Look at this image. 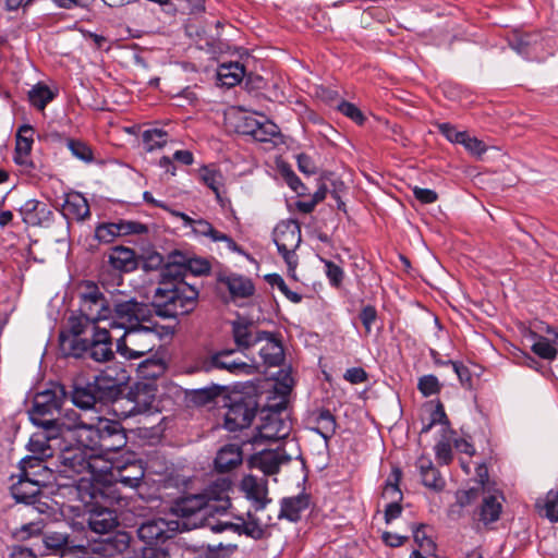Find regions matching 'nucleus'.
Here are the masks:
<instances>
[{
  "mask_svg": "<svg viewBox=\"0 0 558 558\" xmlns=\"http://www.w3.org/2000/svg\"><path fill=\"white\" fill-rule=\"evenodd\" d=\"M108 453L89 451L88 469L86 475L77 481L80 499L85 504H98L104 499L109 506L120 504V497L113 495L112 472L117 463L112 462Z\"/></svg>",
  "mask_w": 558,
  "mask_h": 558,
  "instance_id": "obj_1",
  "label": "nucleus"
},
{
  "mask_svg": "<svg viewBox=\"0 0 558 558\" xmlns=\"http://www.w3.org/2000/svg\"><path fill=\"white\" fill-rule=\"evenodd\" d=\"M198 290L185 281L155 290L153 305L158 316L175 318L191 313L197 304Z\"/></svg>",
  "mask_w": 558,
  "mask_h": 558,
  "instance_id": "obj_2",
  "label": "nucleus"
},
{
  "mask_svg": "<svg viewBox=\"0 0 558 558\" xmlns=\"http://www.w3.org/2000/svg\"><path fill=\"white\" fill-rule=\"evenodd\" d=\"M163 329L165 327L151 319L134 327H126L123 333L116 338L117 352L128 360L140 359L157 347Z\"/></svg>",
  "mask_w": 558,
  "mask_h": 558,
  "instance_id": "obj_3",
  "label": "nucleus"
},
{
  "mask_svg": "<svg viewBox=\"0 0 558 558\" xmlns=\"http://www.w3.org/2000/svg\"><path fill=\"white\" fill-rule=\"evenodd\" d=\"M81 444L92 451L110 454L126 445V436L120 423L96 416L94 426L82 429Z\"/></svg>",
  "mask_w": 558,
  "mask_h": 558,
  "instance_id": "obj_4",
  "label": "nucleus"
},
{
  "mask_svg": "<svg viewBox=\"0 0 558 558\" xmlns=\"http://www.w3.org/2000/svg\"><path fill=\"white\" fill-rule=\"evenodd\" d=\"M206 501L199 494L187 495L179 498L172 506V512L178 517L179 521H174V525L179 524V529L193 530L202 526H208L211 530V518L206 509Z\"/></svg>",
  "mask_w": 558,
  "mask_h": 558,
  "instance_id": "obj_5",
  "label": "nucleus"
},
{
  "mask_svg": "<svg viewBox=\"0 0 558 558\" xmlns=\"http://www.w3.org/2000/svg\"><path fill=\"white\" fill-rule=\"evenodd\" d=\"M78 313L96 322L107 320L112 316L111 302L93 281H84L80 288Z\"/></svg>",
  "mask_w": 558,
  "mask_h": 558,
  "instance_id": "obj_6",
  "label": "nucleus"
},
{
  "mask_svg": "<svg viewBox=\"0 0 558 558\" xmlns=\"http://www.w3.org/2000/svg\"><path fill=\"white\" fill-rule=\"evenodd\" d=\"M112 340L113 337L107 328L95 326L90 339L71 340L70 353L74 356L87 353L96 362H107L114 355Z\"/></svg>",
  "mask_w": 558,
  "mask_h": 558,
  "instance_id": "obj_7",
  "label": "nucleus"
},
{
  "mask_svg": "<svg viewBox=\"0 0 558 558\" xmlns=\"http://www.w3.org/2000/svg\"><path fill=\"white\" fill-rule=\"evenodd\" d=\"M61 388L45 389L37 392L33 405L28 410L29 420L37 426H52L54 414L59 413L63 403Z\"/></svg>",
  "mask_w": 558,
  "mask_h": 558,
  "instance_id": "obj_8",
  "label": "nucleus"
},
{
  "mask_svg": "<svg viewBox=\"0 0 558 558\" xmlns=\"http://www.w3.org/2000/svg\"><path fill=\"white\" fill-rule=\"evenodd\" d=\"M111 310L112 322L110 328L112 330L122 329L124 331L126 327H134L150 319L148 306L135 299L114 301L111 303Z\"/></svg>",
  "mask_w": 558,
  "mask_h": 558,
  "instance_id": "obj_9",
  "label": "nucleus"
},
{
  "mask_svg": "<svg viewBox=\"0 0 558 558\" xmlns=\"http://www.w3.org/2000/svg\"><path fill=\"white\" fill-rule=\"evenodd\" d=\"M274 241L279 254L288 265L289 271L298 266L296 248L301 243V228L294 220L281 221L274 230Z\"/></svg>",
  "mask_w": 558,
  "mask_h": 558,
  "instance_id": "obj_10",
  "label": "nucleus"
},
{
  "mask_svg": "<svg viewBox=\"0 0 558 558\" xmlns=\"http://www.w3.org/2000/svg\"><path fill=\"white\" fill-rule=\"evenodd\" d=\"M126 379L125 371L117 367H107L95 376L92 386L98 395L99 402L114 401V411L123 407L124 399L116 400L121 393V386Z\"/></svg>",
  "mask_w": 558,
  "mask_h": 558,
  "instance_id": "obj_11",
  "label": "nucleus"
},
{
  "mask_svg": "<svg viewBox=\"0 0 558 558\" xmlns=\"http://www.w3.org/2000/svg\"><path fill=\"white\" fill-rule=\"evenodd\" d=\"M89 449L80 444L76 447H69L59 454L58 472L61 477L72 480V484L77 488L80 477L86 475L88 469Z\"/></svg>",
  "mask_w": 558,
  "mask_h": 558,
  "instance_id": "obj_12",
  "label": "nucleus"
},
{
  "mask_svg": "<svg viewBox=\"0 0 558 558\" xmlns=\"http://www.w3.org/2000/svg\"><path fill=\"white\" fill-rule=\"evenodd\" d=\"M232 482L229 478H219L208 485L199 495L206 501V509L210 517L225 515L231 509L230 492Z\"/></svg>",
  "mask_w": 558,
  "mask_h": 558,
  "instance_id": "obj_13",
  "label": "nucleus"
},
{
  "mask_svg": "<svg viewBox=\"0 0 558 558\" xmlns=\"http://www.w3.org/2000/svg\"><path fill=\"white\" fill-rule=\"evenodd\" d=\"M256 429L257 434L253 439L254 442L259 440H279L290 434L291 425L280 416L279 411L269 410L262 413L260 424Z\"/></svg>",
  "mask_w": 558,
  "mask_h": 558,
  "instance_id": "obj_14",
  "label": "nucleus"
},
{
  "mask_svg": "<svg viewBox=\"0 0 558 558\" xmlns=\"http://www.w3.org/2000/svg\"><path fill=\"white\" fill-rule=\"evenodd\" d=\"M233 353L234 350L214 353L203 363L204 371L221 369L233 375H253L256 372L255 365L232 359Z\"/></svg>",
  "mask_w": 558,
  "mask_h": 558,
  "instance_id": "obj_15",
  "label": "nucleus"
},
{
  "mask_svg": "<svg viewBox=\"0 0 558 558\" xmlns=\"http://www.w3.org/2000/svg\"><path fill=\"white\" fill-rule=\"evenodd\" d=\"M147 232V227L132 220H119L117 222H104L96 227L95 238L105 244L112 243L118 236L142 234Z\"/></svg>",
  "mask_w": 558,
  "mask_h": 558,
  "instance_id": "obj_16",
  "label": "nucleus"
},
{
  "mask_svg": "<svg viewBox=\"0 0 558 558\" xmlns=\"http://www.w3.org/2000/svg\"><path fill=\"white\" fill-rule=\"evenodd\" d=\"M178 530L179 524L175 526L174 521L155 518L142 522L137 529V535L147 545H155L171 538Z\"/></svg>",
  "mask_w": 558,
  "mask_h": 558,
  "instance_id": "obj_17",
  "label": "nucleus"
},
{
  "mask_svg": "<svg viewBox=\"0 0 558 558\" xmlns=\"http://www.w3.org/2000/svg\"><path fill=\"white\" fill-rule=\"evenodd\" d=\"M231 335L238 350L244 351L263 341L268 331L257 330L251 319L239 315L231 322Z\"/></svg>",
  "mask_w": 558,
  "mask_h": 558,
  "instance_id": "obj_18",
  "label": "nucleus"
},
{
  "mask_svg": "<svg viewBox=\"0 0 558 558\" xmlns=\"http://www.w3.org/2000/svg\"><path fill=\"white\" fill-rule=\"evenodd\" d=\"M256 414L251 400L240 398L232 401L225 415V427L230 432H236L248 427Z\"/></svg>",
  "mask_w": 558,
  "mask_h": 558,
  "instance_id": "obj_19",
  "label": "nucleus"
},
{
  "mask_svg": "<svg viewBox=\"0 0 558 558\" xmlns=\"http://www.w3.org/2000/svg\"><path fill=\"white\" fill-rule=\"evenodd\" d=\"M284 448L265 449L253 454L250 459L252 468L262 471L265 475H275L279 472L281 465L291 461Z\"/></svg>",
  "mask_w": 558,
  "mask_h": 558,
  "instance_id": "obj_20",
  "label": "nucleus"
},
{
  "mask_svg": "<svg viewBox=\"0 0 558 558\" xmlns=\"http://www.w3.org/2000/svg\"><path fill=\"white\" fill-rule=\"evenodd\" d=\"M145 475L144 468L140 461H129L125 463H117L116 471L112 472V485L116 496H120L117 485L126 488H137ZM122 498H120L121 500Z\"/></svg>",
  "mask_w": 558,
  "mask_h": 558,
  "instance_id": "obj_21",
  "label": "nucleus"
},
{
  "mask_svg": "<svg viewBox=\"0 0 558 558\" xmlns=\"http://www.w3.org/2000/svg\"><path fill=\"white\" fill-rule=\"evenodd\" d=\"M95 418L87 422L80 413L71 408L60 410L58 416L53 418V429L59 436H62L64 432H75L77 441L81 444L82 429L87 426H94Z\"/></svg>",
  "mask_w": 558,
  "mask_h": 558,
  "instance_id": "obj_22",
  "label": "nucleus"
},
{
  "mask_svg": "<svg viewBox=\"0 0 558 558\" xmlns=\"http://www.w3.org/2000/svg\"><path fill=\"white\" fill-rule=\"evenodd\" d=\"M19 211L22 220L33 227H49L53 219L50 206L37 199H28Z\"/></svg>",
  "mask_w": 558,
  "mask_h": 558,
  "instance_id": "obj_23",
  "label": "nucleus"
},
{
  "mask_svg": "<svg viewBox=\"0 0 558 558\" xmlns=\"http://www.w3.org/2000/svg\"><path fill=\"white\" fill-rule=\"evenodd\" d=\"M219 284L225 287L233 301L238 299H246L254 294L255 287L253 281L242 275L229 272L219 274L217 276Z\"/></svg>",
  "mask_w": 558,
  "mask_h": 558,
  "instance_id": "obj_24",
  "label": "nucleus"
},
{
  "mask_svg": "<svg viewBox=\"0 0 558 558\" xmlns=\"http://www.w3.org/2000/svg\"><path fill=\"white\" fill-rule=\"evenodd\" d=\"M132 399H124V402L130 403V408L121 411L123 417L135 416L145 412H149L154 408L156 399L155 389L149 385L137 387L132 393Z\"/></svg>",
  "mask_w": 558,
  "mask_h": 558,
  "instance_id": "obj_25",
  "label": "nucleus"
},
{
  "mask_svg": "<svg viewBox=\"0 0 558 558\" xmlns=\"http://www.w3.org/2000/svg\"><path fill=\"white\" fill-rule=\"evenodd\" d=\"M12 497L17 502L25 505L40 504V497L43 495L39 481L34 477H21L19 481L13 483L10 487Z\"/></svg>",
  "mask_w": 558,
  "mask_h": 558,
  "instance_id": "obj_26",
  "label": "nucleus"
},
{
  "mask_svg": "<svg viewBox=\"0 0 558 558\" xmlns=\"http://www.w3.org/2000/svg\"><path fill=\"white\" fill-rule=\"evenodd\" d=\"M185 256L179 252L169 256L168 263L160 270V287H171L172 284L184 281Z\"/></svg>",
  "mask_w": 558,
  "mask_h": 558,
  "instance_id": "obj_27",
  "label": "nucleus"
},
{
  "mask_svg": "<svg viewBox=\"0 0 558 558\" xmlns=\"http://www.w3.org/2000/svg\"><path fill=\"white\" fill-rule=\"evenodd\" d=\"M241 488L247 499L252 500L255 510H262L267 502V484L264 480H258L256 476L246 475L241 482Z\"/></svg>",
  "mask_w": 558,
  "mask_h": 558,
  "instance_id": "obj_28",
  "label": "nucleus"
},
{
  "mask_svg": "<svg viewBox=\"0 0 558 558\" xmlns=\"http://www.w3.org/2000/svg\"><path fill=\"white\" fill-rule=\"evenodd\" d=\"M109 265L120 272H131L137 268L138 262L133 248L114 246L108 254Z\"/></svg>",
  "mask_w": 558,
  "mask_h": 558,
  "instance_id": "obj_29",
  "label": "nucleus"
},
{
  "mask_svg": "<svg viewBox=\"0 0 558 558\" xmlns=\"http://www.w3.org/2000/svg\"><path fill=\"white\" fill-rule=\"evenodd\" d=\"M43 430L35 433L28 442L29 451L35 456L45 459L52 457L53 451L50 441L59 438L60 436L53 429V426H40Z\"/></svg>",
  "mask_w": 558,
  "mask_h": 558,
  "instance_id": "obj_30",
  "label": "nucleus"
},
{
  "mask_svg": "<svg viewBox=\"0 0 558 558\" xmlns=\"http://www.w3.org/2000/svg\"><path fill=\"white\" fill-rule=\"evenodd\" d=\"M130 547V536L126 533H117L101 539L97 551L106 558H130L125 556Z\"/></svg>",
  "mask_w": 558,
  "mask_h": 558,
  "instance_id": "obj_31",
  "label": "nucleus"
},
{
  "mask_svg": "<svg viewBox=\"0 0 558 558\" xmlns=\"http://www.w3.org/2000/svg\"><path fill=\"white\" fill-rule=\"evenodd\" d=\"M243 452L238 444H228L221 447L215 458V468L218 472H228L242 463Z\"/></svg>",
  "mask_w": 558,
  "mask_h": 558,
  "instance_id": "obj_32",
  "label": "nucleus"
},
{
  "mask_svg": "<svg viewBox=\"0 0 558 558\" xmlns=\"http://www.w3.org/2000/svg\"><path fill=\"white\" fill-rule=\"evenodd\" d=\"M416 468L420 471L422 484L425 487L435 492H441L445 488L446 482L429 458L424 456L420 457L416 460Z\"/></svg>",
  "mask_w": 558,
  "mask_h": 558,
  "instance_id": "obj_33",
  "label": "nucleus"
},
{
  "mask_svg": "<svg viewBox=\"0 0 558 558\" xmlns=\"http://www.w3.org/2000/svg\"><path fill=\"white\" fill-rule=\"evenodd\" d=\"M62 215L66 219L85 220L90 215L87 199L81 193H69L62 207Z\"/></svg>",
  "mask_w": 558,
  "mask_h": 558,
  "instance_id": "obj_34",
  "label": "nucleus"
},
{
  "mask_svg": "<svg viewBox=\"0 0 558 558\" xmlns=\"http://www.w3.org/2000/svg\"><path fill=\"white\" fill-rule=\"evenodd\" d=\"M34 130L29 125H22L16 133L14 161L22 166L28 167L32 162L29 160V153L33 145Z\"/></svg>",
  "mask_w": 558,
  "mask_h": 558,
  "instance_id": "obj_35",
  "label": "nucleus"
},
{
  "mask_svg": "<svg viewBox=\"0 0 558 558\" xmlns=\"http://www.w3.org/2000/svg\"><path fill=\"white\" fill-rule=\"evenodd\" d=\"M504 496L500 492L495 490L483 497L480 507V520L485 524L494 523L499 520L502 511Z\"/></svg>",
  "mask_w": 558,
  "mask_h": 558,
  "instance_id": "obj_36",
  "label": "nucleus"
},
{
  "mask_svg": "<svg viewBox=\"0 0 558 558\" xmlns=\"http://www.w3.org/2000/svg\"><path fill=\"white\" fill-rule=\"evenodd\" d=\"M310 506V496L307 494H299L298 496L287 497L281 500L279 518H284L291 522H296L301 518V513Z\"/></svg>",
  "mask_w": 558,
  "mask_h": 558,
  "instance_id": "obj_37",
  "label": "nucleus"
},
{
  "mask_svg": "<svg viewBox=\"0 0 558 558\" xmlns=\"http://www.w3.org/2000/svg\"><path fill=\"white\" fill-rule=\"evenodd\" d=\"M88 525L97 534L111 532L118 525L114 510L104 507L93 511L88 519Z\"/></svg>",
  "mask_w": 558,
  "mask_h": 558,
  "instance_id": "obj_38",
  "label": "nucleus"
},
{
  "mask_svg": "<svg viewBox=\"0 0 558 558\" xmlns=\"http://www.w3.org/2000/svg\"><path fill=\"white\" fill-rule=\"evenodd\" d=\"M263 341H265V344L259 350V356L264 364L267 366H279L284 360L282 343L271 332H268L267 337L263 338Z\"/></svg>",
  "mask_w": 558,
  "mask_h": 558,
  "instance_id": "obj_39",
  "label": "nucleus"
},
{
  "mask_svg": "<svg viewBox=\"0 0 558 558\" xmlns=\"http://www.w3.org/2000/svg\"><path fill=\"white\" fill-rule=\"evenodd\" d=\"M192 230L196 235L206 236L213 242H225L227 247L232 252H241L233 239L216 230L213 225L205 219H196Z\"/></svg>",
  "mask_w": 558,
  "mask_h": 558,
  "instance_id": "obj_40",
  "label": "nucleus"
},
{
  "mask_svg": "<svg viewBox=\"0 0 558 558\" xmlns=\"http://www.w3.org/2000/svg\"><path fill=\"white\" fill-rule=\"evenodd\" d=\"M239 522L218 521L211 525L214 533H221L225 531H232L238 534H245L258 538L262 535V529L253 522H246L243 518H238Z\"/></svg>",
  "mask_w": 558,
  "mask_h": 558,
  "instance_id": "obj_41",
  "label": "nucleus"
},
{
  "mask_svg": "<svg viewBox=\"0 0 558 558\" xmlns=\"http://www.w3.org/2000/svg\"><path fill=\"white\" fill-rule=\"evenodd\" d=\"M245 75L244 65L240 62L222 63L218 66L217 77L221 85L233 87L238 85Z\"/></svg>",
  "mask_w": 558,
  "mask_h": 558,
  "instance_id": "obj_42",
  "label": "nucleus"
},
{
  "mask_svg": "<svg viewBox=\"0 0 558 558\" xmlns=\"http://www.w3.org/2000/svg\"><path fill=\"white\" fill-rule=\"evenodd\" d=\"M313 422L315 426L312 429L319 434L326 442L335 435L337 422L329 410L318 411L314 415Z\"/></svg>",
  "mask_w": 558,
  "mask_h": 558,
  "instance_id": "obj_43",
  "label": "nucleus"
},
{
  "mask_svg": "<svg viewBox=\"0 0 558 558\" xmlns=\"http://www.w3.org/2000/svg\"><path fill=\"white\" fill-rule=\"evenodd\" d=\"M199 177L204 184L215 193L216 198L220 201V193L225 181L221 171L213 165L204 166L199 169Z\"/></svg>",
  "mask_w": 558,
  "mask_h": 558,
  "instance_id": "obj_44",
  "label": "nucleus"
},
{
  "mask_svg": "<svg viewBox=\"0 0 558 558\" xmlns=\"http://www.w3.org/2000/svg\"><path fill=\"white\" fill-rule=\"evenodd\" d=\"M57 93L51 90L47 85L38 83L28 90V100L33 107L44 110L46 106L52 101Z\"/></svg>",
  "mask_w": 558,
  "mask_h": 558,
  "instance_id": "obj_45",
  "label": "nucleus"
},
{
  "mask_svg": "<svg viewBox=\"0 0 558 558\" xmlns=\"http://www.w3.org/2000/svg\"><path fill=\"white\" fill-rule=\"evenodd\" d=\"M99 401L98 395L95 392L92 384L86 387H75L72 393V402L82 410L92 409Z\"/></svg>",
  "mask_w": 558,
  "mask_h": 558,
  "instance_id": "obj_46",
  "label": "nucleus"
},
{
  "mask_svg": "<svg viewBox=\"0 0 558 558\" xmlns=\"http://www.w3.org/2000/svg\"><path fill=\"white\" fill-rule=\"evenodd\" d=\"M425 524L412 525L413 538L417 545V549L427 556L435 555L436 544L426 532Z\"/></svg>",
  "mask_w": 558,
  "mask_h": 558,
  "instance_id": "obj_47",
  "label": "nucleus"
},
{
  "mask_svg": "<svg viewBox=\"0 0 558 558\" xmlns=\"http://www.w3.org/2000/svg\"><path fill=\"white\" fill-rule=\"evenodd\" d=\"M143 144L147 151L162 148L168 142V133L160 129H150L144 131Z\"/></svg>",
  "mask_w": 558,
  "mask_h": 558,
  "instance_id": "obj_48",
  "label": "nucleus"
},
{
  "mask_svg": "<svg viewBox=\"0 0 558 558\" xmlns=\"http://www.w3.org/2000/svg\"><path fill=\"white\" fill-rule=\"evenodd\" d=\"M401 470L398 468H395L389 475V478L386 482V485L383 490V497L385 499L391 500H401L402 499V493L399 488V482L401 480Z\"/></svg>",
  "mask_w": 558,
  "mask_h": 558,
  "instance_id": "obj_49",
  "label": "nucleus"
},
{
  "mask_svg": "<svg viewBox=\"0 0 558 558\" xmlns=\"http://www.w3.org/2000/svg\"><path fill=\"white\" fill-rule=\"evenodd\" d=\"M280 135V129L272 121L262 116L258 130L255 131L253 138L257 142H272L275 137Z\"/></svg>",
  "mask_w": 558,
  "mask_h": 558,
  "instance_id": "obj_50",
  "label": "nucleus"
},
{
  "mask_svg": "<svg viewBox=\"0 0 558 558\" xmlns=\"http://www.w3.org/2000/svg\"><path fill=\"white\" fill-rule=\"evenodd\" d=\"M535 342L532 344V351L544 360L553 361L557 356V349L555 345L545 337L535 335Z\"/></svg>",
  "mask_w": 558,
  "mask_h": 558,
  "instance_id": "obj_51",
  "label": "nucleus"
},
{
  "mask_svg": "<svg viewBox=\"0 0 558 558\" xmlns=\"http://www.w3.org/2000/svg\"><path fill=\"white\" fill-rule=\"evenodd\" d=\"M66 147L71 154L86 163H90L94 160V153L89 145L78 140H68Z\"/></svg>",
  "mask_w": 558,
  "mask_h": 558,
  "instance_id": "obj_52",
  "label": "nucleus"
},
{
  "mask_svg": "<svg viewBox=\"0 0 558 558\" xmlns=\"http://www.w3.org/2000/svg\"><path fill=\"white\" fill-rule=\"evenodd\" d=\"M41 458L37 456L25 457L20 461V474L21 477H33L39 474L40 470H44Z\"/></svg>",
  "mask_w": 558,
  "mask_h": 558,
  "instance_id": "obj_53",
  "label": "nucleus"
},
{
  "mask_svg": "<svg viewBox=\"0 0 558 558\" xmlns=\"http://www.w3.org/2000/svg\"><path fill=\"white\" fill-rule=\"evenodd\" d=\"M543 515L551 522H558V492L550 490L547 493L543 506L537 504Z\"/></svg>",
  "mask_w": 558,
  "mask_h": 558,
  "instance_id": "obj_54",
  "label": "nucleus"
},
{
  "mask_svg": "<svg viewBox=\"0 0 558 558\" xmlns=\"http://www.w3.org/2000/svg\"><path fill=\"white\" fill-rule=\"evenodd\" d=\"M97 323L98 322L96 320L88 319L81 313H78V315H72L69 318V328L74 336L73 339H80L78 337L86 331L89 325H92V327L94 328L95 326H97Z\"/></svg>",
  "mask_w": 558,
  "mask_h": 558,
  "instance_id": "obj_55",
  "label": "nucleus"
},
{
  "mask_svg": "<svg viewBox=\"0 0 558 558\" xmlns=\"http://www.w3.org/2000/svg\"><path fill=\"white\" fill-rule=\"evenodd\" d=\"M267 282L271 287H277L284 296L293 303H300L302 300L301 294L289 289L283 278L278 274H271L266 276Z\"/></svg>",
  "mask_w": 558,
  "mask_h": 558,
  "instance_id": "obj_56",
  "label": "nucleus"
},
{
  "mask_svg": "<svg viewBox=\"0 0 558 558\" xmlns=\"http://www.w3.org/2000/svg\"><path fill=\"white\" fill-rule=\"evenodd\" d=\"M320 260L325 266V274L330 286L335 288L340 287L344 278L343 269L329 259L320 258Z\"/></svg>",
  "mask_w": 558,
  "mask_h": 558,
  "instance_id": "obj_57",
  "label": "nucleus"
},
{
  "mask_svg": "<svg viewBox=\"0 0 558 558\" xmlns=\"http://www.w3.org/2000/svg\"><path fill=\"white\" fill-rule=\"evenodd\" d=\"M184 266L186 275L190 272L194 276H203L208 274L210 270V264L205 258L185 257Z\"/></svg>",
  "mask_w": 558,
  "mask_h": 558,
  "instance_id": "obj_58",
  "label": "nucleus"
},
{
  "mask_svg": "<svg viewBox=\"0 0 558 558\" xmlns=\"http://www.w3.org/2000/svg\"><path fill=\"white\" fill-rule=\"evenodd\" d=\"M44 544L48 549L63 550L69 548V536L64 533L51 532L45 535Z\"/></svg>",
  "mask_w": 558,
  "mask_h": 558,
  "instance_id": "obj_59",
  "label": "nucleus"
},
{
  "mask_svg": "<svg viewBox=\"0 0 558 558\" xmlns=\"http://www.w3.org/2000/svg\"><path fill=\"white\" fill-rule=\"evenodd\" d=\"M417 389L424 397H429L440 391V384L436 376L425 375L418 379Z\"/></svg>",
  "mask_w": 558,
  "mask_h": 558,
  "instance_id": "obj_60",
  "label": "nucleus"
},
{
  "mask_svg": "<svg viewBox=\"0 0 558 558\" xmlns=\"http://www.w3.org/2000/svg\"><path fill=\"white\" fill-rule=\"evenodd\" d=\"M438 131L453 144H461L464 141L466 131H458L451 123H439Z\"/></svg>",
  "mask_w": 558,
  "mask_h": 558,
  "instance_id": "obj_61",
  "label": "nucleus"
},
{
  "mask_svg": "<svg viewBox=\"0 0 558 558\" xmlns=\"http://www.w3.org/2000/svg\"><path fill=\"white\" fill-rule=\"evenodd\" d=\"M461 145L464 146V148L474 156H482L487 150V146L485 143L477 137L470 136V134L466 132L464 141L461 142Z\"/></svg>",
  "mask_w": 558,
  "mask_h": 558,
  "instance_id": "obj_62",
  "label": "nucleus"
},
{
  "mask_svg": "<svg viewBox=\"0 0 558 558\" xmlns=\"http://www.w3.org/2000/svg\"><path fill=\"white\" fill-rule=\"evenodd\" d=\"M533 36L531 35H520L515 36L511 41L510 46L514 49L519 54L524 57H529L531 53V45H532Z\"/></svg>",
  "mask_w": 558,
  "mask_h": 558,
  "instance_id": "obj_63",
  "label": "nucleus"
},
{
  "mask_svg": "<svg viewBox=\"0 0 558 558\" xmlns=\"http://www.w3.org/2000/svg\"><path fill=\"white\" fill-rule=\"evenodd\" d=\"M338 110L345 117L356 122L357 124H363L365 120L362 111L354 104L341 101L338 105Z\"/></svg>",
  "mask_w": 558,
  "mask_h": 558,
  "instance_id": "obj_64",
  "label": "nucleus"
}]
</instances>
